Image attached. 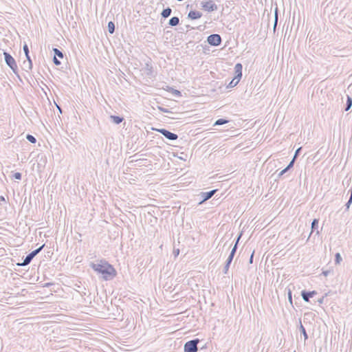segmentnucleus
<instances>
[{"label": "nucleus", "mask_w": 352, "mask_h": 352, "mask_svg": "<svg viewBox=\"0 0 352 352\" xmlns=\"http://www.w3.org/2000/svg\"><path fill=\"white\" fill-rule=\"evenodd\" d=\"M51 285V283H47V284H46V285H47V286H48V285Z\"/></svg>", "instance_id": "nucleus-49"}, {"label": "nucleus", "mask_w": 352, "mask_h": 352, "mask_svg": "<svg viewBox=\"0 0 352 352\" xmlns=\"http://www.w3.org/2000/svg\"><path fill=\"white\" fill-rule=\"evenodd\" d=\"M23 65V69L25 71L28 72L30 69H28V60L27 61H24Z\"/></svg>", "instance_id": "nucleus-39"}, {"label": "nucleus", "mask_w": 352, "mask_h": 352, "mask_svg": "<svg viewBox=\"0 0 352 352\" xmlns=\"http://www.w3.org/2000/svg\"><path fill=\"white\" fill-rule=\"evenodd\" d=\"M146 70L148 71L147 74H150L151 73L152 67L150 66L148 64H146Z\"/></svg>", "instance_id": "nucleus-37"}, {"label": "nucleus", "mask_w": 352, "mask_h": 352, "mask_svg": "<svg viewBox=\"0 0 352 352\" xmlns=\"http://www.w3.org/2000/svg\"><path fill=\"white\" fill-rule=\"evenodd\" d=\"M5 201V198L3 196H1L0 197V201Z\"/></svg>", "instance_id": "nucleus-44"}, {"label": "nucleus", "mask_w": 352, "mask_h": 352, "mask_svg": "<svg viewBox=\"0 0 352 352\" xmlns=\"http://www.w3.org/2000/svg\"><path fill=\"white\" fill-rule=\"evenodd\" d=\"M277 23H278V9L276 8V10H275V19H274V28H276V26L277 25Z\"/></svg>", "instance_id": "nucleus-29"}, {"label": "nucleus", "mask_w": 352, "mask_h": 352, "mask_svg": "<svg viewBox=\"0 0 352 352\" xmlns=\"http://www.w3.org/2000/svg\"><path fill=\"white\" fill-rule=\"evenodd\" d=\"M202 13L197 10H190L188 14V17L191 20H195L201 18Z\"/></svg>", "instance_id": "nucleus-12"}, {"label": "nucleus", "mask_w": 352, "mask_h": 352, "mask_svg": "<svg viewBox=\"0 0 352 352\" xmlns=\"http://www.w3.org/2000/svg\"><path fill=\"white\" fill-rule=\"evenodd\" d=\"M13 177L15 179H17V180H21V177H22V175L21 173H19V172H16V173H14V175H13Z\"/></svg>", "instance_id": "nucleus-26"}, {"label": "nucleus", "mask_w": 352, "mask_h": 352, "mask_svg": "<svg viewBox=\"0 0 352 352\" xmlns=\"http://www.w3.org/2000/svg\"><path fill=\"white\" fill-rule=\"evenodd\" d=\"M288 299L291 304H292V291L289 289L288 292Z\"/></svg>", "instance_id": "nucleus-36"}, {"label": "nucleus", "mask_w": 352, "mask_h": 352, "mask_svg": "<svg viewBox=\"0 0 352 352\" xmlns=\"http://www.w3.org/2000/svg\"><path fill=\"white\" fill-rule=\"evenodd\" d=\"M233 258H234V256H231L230 255H229L225 264L230 266V264L232 262Z\"/></svg>", "instance_id": "nucleus-28"}, {"label": "nucleus", "mask_w": 352, "mask_h": 352, "mask_svg": "<svg viewBox=\"0 0 352 352\" xmlns=\"http://www.w3.org/2000/svg\"><path fill=\"white\" fill-rule=\"evenodd\" d=\"M26 139L31 143L34 144L36 142V139L34 136L30 134L26 135Z\"/></svg>", "instance_id": "nucleus-24"}, {"label": "nucleus", "mask_w": 352, "mask_h": 352, "mask_svg": "<svg viewBox=\"0 0 352 352\" xmlns=\"http://www.w3.org/2000/svg\"><path fill=\"white\" fill-rule=\"evenodd\" d=\"M53 52L54 53V57L58 56V58H63V53L60 50H59L58 49L53 48Z\"/></svg>", "instance_id": "nucleus-21"}, {"label": "nucleus", "mask_w": 352, "mask_h": 352, "mask_svg": "<svg viewBox=\"0 0 352 352\" xmlns=\"http://www.w3.org/2000/svg\"><path fill=\"white\" fill-rule=\"evenodd\" d=\"M217 191V189L212 190L208 192H202L200 195L202 197V200L199 203V205L204 204L206 201L210 199Z\"/></svg>", "instance_id": "nucleus-8"}, {"label": "nucleus", "mask_w": 352, "mask_h": 352, "mask_svg": "<svg viewBox=\"0 0 352 352\" xmlns=\"http://www.w3.org/2000/svg\"><path fill=\"white\" fill-rule=\"evenodd\" d=\"M348 194H349L350 196H349V199L348 201L345 204V210L346 211L349 210V209L352 204V187L349 190Z\"/></svg>", "instance_id": "nucleus-14"}, {"label": "nucleus", "mask_w": 352, "mask_h": 352, "mask_svg": "<svg viewBox=\"0 0 352 352\" xmlns=\"http://www.w3.org/2000/svg\"><path fill=\"white\" fill-rule=\"evenodd\" d=\"M110 119L114 124H120L124 120L122 117L118 116H111Z\"/></svg>", "instance_id": "nucleus-13"}, {"label": "nucleus", "mask_w": 352, "mask_h": 352, "mask_svg": "<svg viewBox=\"0 0 352 352\" xmlns=\"http://www.w3.org/2000/svg\"><path fill=\"white\" fill-rule=\"evenodd\" d=\"M108 31L110 34H113L115 32V24L113 21H109L107 25Z\"/></svg>", "instance_id": "nucleus-18"}, {"label": "nucleus", "mask_w": 352, "mask_h": 352, "mask_svg": "<svg viewBox=\"0 0 352 352\" xmlns=\"http://www.w3.org/2000/svg\"><path fill=\"white\" fill-rule=\"evenodd\" d=\"M316 294H317V292L314 290L309 291V292H307L306 290H302L301 292L302 298L305 302H309V299L311 298H313Z\"/></svg>", "instance_id": "nucleus-9"}, {"label": "nucleus", "mask_w": 352, "mask_h": 352, "mask_svg": "<svg viewBox=\"0 0 352 352\" xmlns=\"http://www.w3.org/2000/svg\"><path fill=\"white\" fill-rule=\"evenodd\" d=\"M23 50L25 54V57L27 58V60H28V69H32V60H31V58L30 56V51H29V48H28V46L27 44H25L23 47Z\"/></svg>", "instance_id": "nucleus-10"}, {"label": "nucleus", "mask_w": 352, "mask_h": 352, "mask_svg": "<svg viewBox=\"0 0 352 352\" xmlns=\"http://www.w3.org/2000/svg\"><path fill=\"white\" fill-rule=\"evenodd\" d=\"M314 38V36H312V35H310V38Z\"/></svg>", "instance_id": "nucleus-48"}, {"label": "nucleus", "mask_w": 352, "mask_h": 352, "mask_svg": "<svg viewBox=\"0 0 352 352\" xmlns=\"http://www.w3.org/2000/svg\"><path fill=\"white\" fill-rule=\"evenodd\" d=\"M171 89H172L173 94L174 95L177 96H181V92L179 90L174 89L173 88H171Z\"/></svg>", "instance_id": "nucleus-32"}, {"label": "nucleus", "mask_w": 352, "mask_h": 352, "mask_svg": "<svg viewBox=\"0 0 352 352\" xmlns=\"http://www.w3.org/2000/svg\"><path fill=\"white\" fill-rule=\"evenodd\" d=\"M351 106H352V98L349 96H347V100H346V103L344 110L346 111H349L351 109Z\"/></svg>", "instance_id": "nucleus-19"}, {"label": "nucleus", "mask_w": 352, "mask_h": 352, "mask_svg": "<svg viewBox=\"0 0 352 352\" xmlns=\"http://www.w3.org/2000/svg\"><path fill=\"white\" fill-rule=\"evenodd\" d=\"M58 109H59L60 112L61 113L62 112L61 109L59 107H58Z\"/></svg>", "instance_id": "nucleus-46"}, {"label": "nucleus", "mask_w": 352, "mask_h": 352, "mask_svg": "<svg viewBox=\"0 0 352 352\" xmlns=\"http://www.w3.org/2000/svg\"><path fill=\"white\" fill-rule=\"evenodd\" d=\"M300 150H301V148H298L296 151V152H295V153H294V157H293V159H294V160H296V157H298V155H299V153H300Z\"/></svg>", "instance_id": "nucleus-34"}, {"label": "nucleus", "mask_w": 352, "mask_h": 352, "mask_svg": "<svg viewBox=\"0 0 352 352\" xmlns=\"http://www.w3.org/2000/svg\"><path fill=\"white\" fill-rule=\"evenodd\" d=\"M314 38V36H312V35H310V38Z\"/></svg>", "instance_id": "nucleus-47"}, {"label": "nucleus", "mask_w": 352, "mask_h": 352, "mask_svg": "<svg viewBox=\"0 0 352 352\" xmlns=\"http://www.w3.org/2000/svg\"><path fill=\"white\" fill-rule=\"evenodd\" d=\"M171 8L168 7L162 10L161 13L162 17L164 19L168 18L171 14Z\"/></svg>", "instance_id": "nucleus-16"}, {"label": "nucleus", "mask_w": 352, "mask_h": 352, "mask_svg": "<svg viewBox=\"0 0 352 352\" xmlns=\"http://www.w3.org/2000/svg\"><path fill=\"white\" fill-rule=\"evenodd\" d=\"M44 246H45V244L42 245L37 249L31 252L30 254H28L25 256L23 261L21 263H17V265L26 266V265H29L31 263V261H32V259L34 258V256H36L42 250V249L44 248Z\"/></svg>", "instance_id": "nucleus-3"}, {"label": "nucleus", "mask_w": 352, "mask_h": 352, "mask_svg": "<svg viewBox=\"0 0 352 352\" xmlns=\"http://www.w3.org/2000/svg\"><path fill=\"white\" fill-rule=\"evenodd\" d=\"M237 248L238 247H236V245H234L229 255H230L231 256H234L237 250Z\"/></svg>", "instance_id": "nucleus-27"}, {"label": "nucleus", "mask_w": 352, "mask_h": 352, "mask_svg": "<svg viewBox=\"0 0 352 352\" xmlns=\"http://www.w3.org/2000/svg\"><path fill=\"white\" fill-rule=\"evenodd\" d=\"M342 261V257L340 253H336L335 255V263L336 264H339Z\"/></svg>", "instance_id": "nucleus-25"}, {"label": "nucleus", "mask_w": 352, "mask_h": 352, "mask_svg": "<svg viewBox=\"0 0 352 352\" xmlns=\"http://www.w3.org/2000/svg\"><path fill=\"white\" fill-rule=\"evenodd\" d=\"M253 256H254V253L252 254L250 258V263H252V261H253Z\"/></svg>", "instance_id": "nucleus-43"}, {"label": "nucleus", "mask_w": 352, "mask_h": 352, "mask_svg": "<svg viewBox=\"0 0 352 352\" xmlns=\"http://www.w3.org/2000/svg\"><path fill=\"white\" fill-rule=\"evenodd\" d=\"M322 302H323V298H322L320 300H318V302L319 303H322Z\"/></svg>", "instance_id": "nucleus-45"}, {"label": "nucleus", "mask_w": 352, "mask_h": 352, "mask_svg": "<svg viewBox=\"0 0 352 352\" xmlns=\"http://www.w3.org/2000/svg\"><path fill=\"white\" fill-rule=\"evenodd\" d=\"M89 267L98 274H100L105 280H112L117 275L114 267L104 259H101L97 263L91 262Z\"/></svg>", "instance_id": "nucleus-1"}, {"label": "nucleus", "mask_w": 352, "mask_h": 352, "mask_svg": "<svg viewBox=\"0 0 352 352\" xmlns=\"http://www.w3.org/2000/svg\"><path fill=\"white\" fill-rule=\"evenodd\" d=\"M157 108L162 112H164V113H172L169 109L164 108L162 107H160L159 106Z\"/></svg>", "instance_id": "nucleus-30"}, {"label": "nucleus", "mask_w": 352, "mask_h": 352, "mask_svg": "<svg viewBox=\"0 0 352 352\" xmlns=\"http://www.w3.org/2000/svg\"><path fill=\"white\" fill-rule=\"evenodd\" d=\"M239 82V81H238V78L235 79V77H234V78L230 81V82L228 85V87H234Z\"/></svg>", "instance_id": "nucleus-23"}, {"label": "nucleus", "mask_w": 352, "mask_h": 352, "mask_svg": "<svg viewBox=\"0 0 352 352\" xmlns=\"http://www.w3.org/2000/svg\"><path fill=\"white\" fill-rule=\"evenodd\" d=\"M294 162H295L294 159H292V160L287 166L286 170H289L290 168H292L294 166Z\"/></svg>", "instance_id": "nucleus-31"}, {"label": "nucleus", "mask_w": 352, "mask_h": 352, "mask_svg": "<svg viewBox=\"0 0 352 352\" xmlns=\"http://www.w3.org/2000/svg\"><path fill=\"white\" fill-rule=\"evenodd\" d=\"M241 235H242V233H240L239 235L238 236L236 240V242H235V244L234 245H236V247H238V244H239V241L241 237Z\"/></svg>", "instance_id": "nucleus-40"}, {"label": "nucleus", "mask_w": 352, "mask_h": 352, "mask_svg": "<svg viewBox=\"0 0 352 352\" xmlns=\"http://www.w3.org/2000/svg\"><path fill=\"white\" fill-rule=\"evenodd\" d=\"M322 274H324V276H327L328 274H329V271H323Z\"/></svg>", "instance_id": "nucleus-42"}, {"label": "nucleus", "mask_w": 352, "mask_h": 352, "mask_svg": "<svg viewBox=\"0 0 352 352\" xmlns=\"http://www.w3.org/2000/svg\"><path fill=\"white\" fill-rule=\"evenodd\" d=\"M229 267H230V265H227L225 264V266H224L223 270V274H228Z\"/></svg>", "instance_id": "nucleus-35"}, {"label": "nucleus", "mask_w": 352, "mask_h": 352, "mask_svg": "<svg viewBox=\"0 0 352 352\" xmlns=\"http://www.w3.org/2000/svg\"><path fill=\"white\" fill-rule=\"evenodd\" d=\"M157 131L169 140H176L178 138L176 133H172L166 129H160Z\"/></svg>", "instance_id": "nucleus-7"}, {"label": "nucleus", "mask_w": 352, "mask_h": 352, "mask_svg": "<svg viewBox=\"0 0 352 352\" xmlns=\"http://www.w3.org/2000/svg\"><path fill=\"white\" fill-rule=\"evenodd\" d=\"M299 329H300V333L303 335L305 340H307L308 339V335H307V333L306 332L305 328L304 327V326L301 323H300Z\"/></svg>", "instance_id": "nucleus-22"}, {"label": "nucleus", "mask_w": 352, "mask_h": 352, "mask_svg": "<svg viewBox=\"0 0 352 352\" xmlns=\"http://www.w3.org/2000/svg\"><path fill=\"white\" fill-rule=\"evenodd\" d=\"M203 10L207 12H213L217 10V6L212 0H204L200 3Z\"/></svg>", "instance_id": "nucleus-5"}, {"label": "nucleus", "mask_w": 352, "mask_h": 352, "mask_svg": "<svg viewBox=\"0 0 352 352\" xmlns=\"http://www.w3.org/2000/svg\"><path fill=\"white\" fill-rule=\"evenodd\" d=\"M242 69L243 66L241 63H236L234 66L235 72V79L238 78V81H240L242 77Z\"/></svg>", "instance_id": "nucleus-11"}, {"label": "nucleus", "mask_w": 352, "mask_h": 352, "mask_svg": "<svg viewBox=\"0 0 352 352\" xmlns=\"http://www.w3.org/2000/svg\"><path fill=\"white\" fill-rule=\"evenodd\" d=\"M179 23V19L177 16H173L170 19L168 24L170 26H176Z\"/></svg>", "instance_id": "nucleus-17"}, {"label": "nucleus", "mask_w": 352, "mask_h": 352, "mask_svg": "<svg viewBox=\"0 0 352 352\" xmlns=\"http://www.w3.org/2000/svg\"><path fill=\"white\" fill-rule=\"evenodd\" d=\"M199 342L198 338L186 342L184 346V352H197L198 350L197 344Z\"/></svg>", "instance_id": "nucleus-4"}, {"label": "nucleus", "mask_w": 352, "mask_h": 352, "mask_svg": "<svg viewBox=\"0 0 352 352\" xmlns=\"http://www.w3.org/2000/svg\"><path fill=\"white\" fill-rule=\"evenodd\" d=\"M228 122L229 121L226 119L220 118V119H218L217 120H216V122L214 124V126L222 125V124L228 123Z\"/></svg>", "instance_id": "nucleus-20"}, {"label": "nucleus", "mask_w": 352, "mask_h": 352, "mask_svg": "<svg viewBox=\"0 0 352 352\" xmlns=\"http://www.w3.org/2000/svg\"><path fill=\"white\" fill-rule=\"evenodd\" d=\"M207 42L212 46H219L222 42L221 37L218 34H210L207 37Z\"/></svg>", "instance_id": "nucleus-6"}, {"label": "nucleus", "mask_w": 352, "mask_h": 352, "mask_svg": "<svg viewBox=\"0 0 352 352\" xmlns=\"http://www.w3.org/2000/svg\"><path fill=\"white\" fill-rule=\"evenodd\" d=\"M53 62L57 66L61 64L60 61L56 57H54Z\"/></svg>", "instance_id": "nucleus-33"}, {"label": "nucleus", "mask_w": 352, "mask_h": 352, "mask_svg": "<svg viewBox=\"0 0 352 352\" xmlns=\"http://www.w3.org/2000/svg\"><path fill=\"white\" fill-rule=\"evenodd\" d=\"M4 60L12 72L18 75V67L14 58L7 52H3Z\"/></svg>", "instance_id": "nucleus-2"}, {"label": "nucleus", "mask_w": 352, "mask_h": 352, "mask_svg": "<svg viewBox=\"0 0 352 352\" xmlns=\"http://www.w3.org/2000/svg\"><path fill=\"white\" fill-rule=\"evenodd\" d=\"M288 170H286V168H284L283 170H282L279 174H278V177H280L282 175H283L285 173H287Z\"/></svg>", "instance_id": "nucleus-38"}, {"label": "nucleus", "mask_w": 352, "mask_h": 352, "mask_svg": "<svg viewBox=\"0 0 352 352\" xmlns=\"http://www.w3.org/2000/svg\"><path fill=\"white\" fill-rule=\"evenodd\" d=\"M173 254H174L175 256H177L179 255V249H177V250L174 249Z\"/></svg>", "instance_id": "nucleus-41"}, {"label": "nucleus", "mask_w": 352, "mask_h": 352, "mask_svg": "<svg viewBox=\"0 0 352 352\" xmlns=\"http://www.w3.org/2000/svg\"><path fill=\"white\" fill-rule=\"evenodd\" d=\"M318 219H314L311 223V232L316 231V234H319L318 228Z\"/></svg>", "instance_id": "nucleus-15"}]
</instances>
